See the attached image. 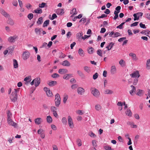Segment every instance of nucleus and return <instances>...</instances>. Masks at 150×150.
<instances>
[{"label": "nucleus", "instance_id": "obj_5", "mask_svg": "<svg viewBox=\"0 0 150 150\" xmlns=\"http://www.w3.org/2000/svg\"><path fill=\"white\" fill-rule=\"evenodd\" d=\"M91 93L95 97H97L99 96L100 93L99 91L95 88H93L91 91Z\"/></svg>", "mask_w": 150, "mask_h": 150}, {"label": "nucleus", "instance_id": "obj_16", "mask_svg": "<svg viewBox=\"0 0 150 150\" xmlns=\"http://www.w3.org/2000/svg\"><path fill=\"white\" fill-rule=\"evenodd\" d=\"M67 70L65 69H60L58 71L59 73L61 74H63L66 73H67Z\"/></svg>", "mask_w": 150, "mask_h": 150}, {"label": "nucleus", "instance_id": "obj_15", "mask_svg": "<svg viewBox=\"0 0 150 150\" xmlns=\"http://www.w3.org/2000/svg\"><path fill=\"white\" fill-rule=\"evenodd\" d=\"M102 106L99 104H96L95 106V108L96 110L99 111L102 109Z\"/></svg>", "mask_w": 150, "mask_h": 150}, {"label": "nucleus", "instance_id": "obj_32", "mask_svg": "<svg viewBox=\"0 0 150 150\" xmlns=\"http://www.w3.org/2000/svg\"><path fill=\"white\" fill-rule=\"evenodd\" d=\"M103 148L106 150H114L113 149L111 148V146L109 145L104 146Z\"/></svg>", "mask_w": 150, "mask_h": 150}, {"label": "nucleus", "instance_id": "obj_33", "mask_svg": "<svg viewBox=\"0 0 150 150\" xmlns=\"http://www.w3.org/2000/svg\"><path fill=\"white\" fill-rule=\"evenodd\" d=\"M113 93V91L107 89L105 91V93L106 94H111Z\"/></svg>", "mask_w": 150, "mask_h": 150}, {"label": "nucleus", "instance_id": "obj_61", "mask_svg": "<svg viewBox=\"0 0 150 150\" xmlns=\"http://www.w3.org/2000/svg\"><path fill=\"white\" fill-rule=\"evenodd\" d=\"M57 16L55 13L53 14L52 15V17L50 18L51 20H53L54 19L57 18Z\"/></svg>", "mask_w": 150, "mask_h": 150}, {"label": "nucleus", "instance_id": "obj_19", "mask_svg": "<svg viewBox=\"0 0 150 150\" xmlns=\"http://www.w3.org/2000/svg\"><path fill=\"white\" fill-rule=\"evenodd\" d=\"M35 123L37 125H40L42 122V120L40 118H38L35 120Z\"/></svg>", "mask_w": 150, "mask_h": 150}, {"label": "nucleus", "instance_id": "obj_3", "mask_svg": "<svg viewBox=\"0 0 150 150\" xmlns=\"http://www.w3.org/2000/svg\"><path fill=\"white\" fill-rule=\"evenodd\" d=\"M68 125L70 128L72 129L74 127V125L73 120L70 116H68L67 117Z\"/></svg>", "mask_w": 150, "mask_h": 150}, {"label": "nucleus", "instance_id": "obj_55", "mask_svg": "<svg viewBox=\"0 0 150 150\" xmlns=\"http://www.w3.org/2000/svg\"><path fill=\"white\" fill-rule=\"evenodd\" d=\"M129 125H130L131 127L133 128H136L137 127V126L136 125H135L134 124L133 122H129Z\"/></svg>", "mask_w": 150, "mask_h": 150}, {"label": "nucleus", "instance_id": "obj_13", "mask_svg": "<svg viewBox=\"0 0 150 150\" xmlns=\"http://www.w3.org/2000/svg\"><path fill=\"white\" fill-rule=\"evenodd\" d=\"M7 120L10 119H12L13 117L12 113L9 110H7Z\"/></svg>", "mask_w": 150, "mask_h": 150}, {"label": "nucleus", "instance_id": "obj_24", "mask_svg": "<svg viewBox=\"0 0 150 150\" xmlns=\"http://www.w3.org/2000/svg\"><path fill=\"white\" fill-rule=\"evenodd\" d=\"M72 76V75L71 74H65L63 77L64 79L67 80Z\"/></svg>", "mask_w": 150, "mask_h": 150}, {"label": "nucleus", "instance_id": "obj_49", "mask_svg": "<svg viewBox=\"0 0 150 150\" xmlns=\"http://www.w3.org/2000/svg\"><path fill=\"white\" fill-rule=\"evenodd\" d=\"M120 36H121V35L119 33L117 32L114 33L113 38H116Z\"/></svg>", "mask_w": 150, "mask_h": 150}, {"label": "nucleus", "instance_id": "obj_63", "mask_svg": "<svg viewBox=\"0 0 150 150\" xmlns=\"http://www.w3.org/2000/svg\"><path fill=\"white\" fill-rule=\"evenodd\" d=\"M139 25L140 27L141 28L146 29V27L145 26V25L144 24H143L142 23H140L139 24Z\"/></svg>", "mask_w": 150, "mask_h": 150}, {"label": "nucleus", "instance_id": "obj_36", "mask_svg": "<svg viewBox=\"0 0 150 150\" xmlns=\"http://www.w3.org/2000/svg\"><path fill=\"white\" fill-rule=\"evenodd\" d=\"M78 53L81 56H83L84 55V52L83 50L81 48H80L78 50Z\"/></svg>", "mask_w": 150, "mask_h": 150}, {"label": "nucleus", "instance_id": "obj_14", "mask_svg": "<svg viewBox=\"0 0 150 150\" xmlns=\"http://www.w3.org/2000/svg\"><path fill=\"white\" fill-rule=\"evenodd\" d=\"M31 80V79L30 76L27 77L25 78L24 79V81H25V84L27 85L28 83L30 82Z\"/></svg>", "mask_w": 150, "mask_h": 150}, {"label": "nucleus", "instance_id": "obj_12", "mask_svg": "<svg viewBox=\"0 0 150 150\" xmlns=\"http://www.w3.org/2000/svg\"><path fill=\"white\" fill-rule=\"evenodd\" d=\"M129 56L130 57H132V60H137V58L136 54L132 52H131L129 54Z\"/></svg>", "mask_w": 150, "mask_h": 150}, {"label": "nucleus", "instance_id": "obj_30", "mask_svg": "<svg viewBox=\"0 0 150 150\" xmlns=\"http://www.w3.org/2000/svg\"><path fill=\"white\" fill-rule=\"evenodd\" d=\"M77 13V12L76 11V8H74L73 9H72L71 12V13L72 14L71 17H72V16L76 14Z\"/></svg>", "mask_w": 150, "mask_h": 150}, {"label": "nucleus", "instance_id": "obj_37", "mask_svg": "<svg viewBox=\"0 0 150 150\" xmlns=\"http://www.w3.org/2000/svg\"><path fill=\"white\" fill-rule=\"evenodd\" d=\"M83 35V33L82 32H80L79 33H77L76 35V37L77 39H80L81 38Z\"/></svg>", "mask_w": 150, "mask_h": 150}, {"label": "nucleus", "instance_id": "obj_56", "mask_svg": "<svg viewBox=\"0 0 150 150\" xmlns=\"http://www.w3.org/2000/svg\"><path fill=\"white\" fill-rule=\"evenodd\" d=\"M86 21V18H82L80 21L79 22H82L83 23H85Z\"/></svg>", "mask_w": 150, "mask_h": 150}, {"label": "nucleus", "instance_id": "obj_29", "mask_svg": "<svg viewBox=\"0 0 150 150\" xmlns=\"http://www.w3.org/2000/svg\"><path fill=\"white\" fill-rule=\"evenodd\" d=\"M47 122L49 123H51L52 121V117L50 115L47 116L46 118Z\"/></svg>", "mask_w": 150, "mask_h": 150}, {"label": "nucleus", "instance_id": "obj_62", "mask_svg": "<svg viewBox=\"0 0 150 150\" xmlns=\"http://www.w3.org/2000/svg\"><path fill=\"white\" fill-rule=\"evenodd\" d=\"M138 78H135L134 80V81H133V85H136L138 82Z\"/></svg>", "mask_w": 150, "mask_h": 150}, {"label": "nucleus", "instance_id": "obj_42", "mask_svg": "<svg viewBox=\"0 0 150 150\" xmlns=\"http://www.w3.org/2000/svg\"><path fill=\"white\" fill-rule=\"evenodd\" d=\"M49 22L50 20H46L43 23V27H45L47 26V25H49Z\"/></svg>", "mask_w": 150, "mask_h": 150}, {"label": "nucleus", "instance_id": "obj_4", "mask_svg": "<svg viewBox=\"0 0 150 150\" xmlns=\"http://www.w3.org/2000/svg\"><path fill=\"white\" fill-rule=\"evenodd\" d=\"M30 55V53L28 51H25V52H23L22 54V58L24 60H26L29 58Z\"/></svg>", "mask_w": 150, "mask_h": 150}, {"label": "nucleus", "instance_id": "obj_8", "mask_svg": "<svg viewBox=\"0 0 150 150\" xmlns=\"http://www.w3.org/2000/svg\"><path fill=\"white\" fill-rule=\"evenodd\" d=\"M7 122L8 124L10 126L15 127L17 125L16 123L14 122L12 119L7 120Z\"/></svg>", "mask_w": 150, "mask_h": 150}, {"label": "nucleus", "instance_id": "obj_7", "mask_svg": "<svg viewBox=\"0 0 150 150\" xmlns=\"http://www.w3.org/2000/svg\"><path fill=\"white\" fill-rule=\"evenodd\" d=\"M18 38V36L15 35L13 36H11L8 38V41L10 42H14Z\"/></svg>", "mask_w": 150, "mask_h": 150}, {"label": "nucleus", "instance_id": "obj_54", "mask_svg": "<svg viewBox=\"0 0 150 150\" xmlns=\"http://www.w3.org/2000/svg\"><path fill=\"white\" fill-rule=\"evenodd\" d=\"M33 14L32 13H29L28 16V18L30 20H31L33 18Z\"/></svg>", "mask_w": 150, "mask_h": 150}, {"label": "nucleus", "instance_id": "obj_64", "mask_svg": "<svg viewBox=\"0 0 150 150\" xmlns=\"http://www.w3.org/2000/svg\"><path fill=\"white\" fill-rule=\"evenodd\" d=\"M92 143L93 146L94 147H95V146H96V145H97L96 141V140H92Z\"/></svg>", "mask_w": 150, "mask_h": 150}, {"label": "nucleus", "instance_id": "obj_6", "mask_svg": "<svg viewBox=\"0 0 150 150\" xmlns=\"http://www.w3.org/2000/svg\"><path fill=\"white\" fill-rule=\"evenodd\" d=\"M130 76L133 78H138L140 76L139 72L138 71H136L130 74Z\"/></svg>", "mask_w": 150, "mask_h": 150}, {"label": "nucleus", "instance_id": "obj_39", "mask_svg": "<svg viewBox=\"0 0 150 150\" xmlns=\"http://www.w3.org/2000/svg\"><path fill=\"white\" fill-rule=\"evenodd\" d=\"M140 33L142 34H144L147 36H149V34L150 33V31H141Z\"/></svg>", "mask_w": 150, "mask_h": 150}, {"label": "nucleus", "instance_id": "obj_58", "mask_svg": "<svg viewBox=\"0 0 150 150\" xmlns=\"http://www.w3.org/2000/svg\"><path fill=\"white\" fill-rule=\"evenodd\" d=\"M78 85L76 84H73L71 86V88L73 89H75L78 87Z\"/></svg>", "mask_w": 150, "mask_h": 150}, {"label": "nucleus", "instance_id": "obj_11", "mask_svg": "<svg viewBox=\"0 0 150 150\" xmlns=\"http://www.w3.org/2000/svg\"><path fill=\"white\" fill-rule=\"evenodd\" d=\"M56 13L58 15H62L64 13V10L63 9H58L56 11Z\"/></svg>", "mask_w": 150, "mask_h": 150}, {"label": "nucleus", "instance_id": "obj_41", "mask_svg": "<svg viewBox=\"0 0 150 150\" xmlns=\"http://www.w3.org/2000/svg\"><path fill=\"white\" fill-rule=\"evenodd\" d=\"M146 67L148 69H150V59H148L146 61Z\"/></svg>", "mask_w": 150, "mask_h": 150}, {"label": "nucleus", "instance_id": "obj_38", "mask_svg": "<svg viewBox=\"0 0 150 150\" xmlns=\"http://www.w3.org/2000/svg\"><path fill=\"white\" fill-rule=\"evenodd\" d=\"M57 84V82L54 81H51L49 82L48 83V84L49 86H54Z\"/></svg>", "mask_w": 150, "mask_h": 150}, {"label": "nucleus", "instance_id": "obj_53", "mask_svg": "<svg viewBox=\"0 0 150 150\" xmlns=\"http://www.w3.org/2000/svg\"><path fill=\"white\" fill-rule=\"evenodd\" d=\"M59 75L57 73H54L52 75V77L54 78L59 77Z\"/></svg>", "mask_w": 150, "mask_h": 150}, {"label": "nucleus", "instance_id": "obj_17", "mask_svg": "<svg viewBox=\"0 0 150 150\" xmlns=\"http://www.w3.org/2000/svg\"><path fill=\"white\" fill-rule=\"evenodd\" d=\"M62 64L63 66L69 67L70 65V63L67 60H65L62 62Z\"/></svg>", "mask_w": 150, "mask_h": 150}, {"label": "nucleus", "instance_id": "obj_51", "mask_svg": "<svg viewBox=\"0 0 150 150\" xmlns=\"http://www.w3.org/2000/svg\"><path fill=\"white\" fill-rule=\"evenodd\" d=\"M34 12L36 13H42V10L36 9L34 10Z\"/></svg>", "mask_w": 150, "mask_h": 150}, {"label": "nucleus", "instance_id": "obj_52", "mask_svg": "<svg viewBox=\"0 0 150 150\" xmlns=\"http://www.w3.org/2000/svg\"><path fill=\"white\" fill-rule=\"evenodd\" d=\"M46 5V4L45 3L42 2L41 4H39V6L40 8H43Z\"/></svg>", "mask_w": 150, "mask_h": 150}, {"label": "nucleus", "instance_id": "obj_23", "mask_svg": "<svg viewBox=\"0 0 150 150\" xmlns=\"http://www.w3.org/2000/svg\"><path fill=\"white\" fill-rule=\"evenodd\" d=\"M7 23L11 25H13L14 24V22L13 20L10 18H8V19L7 21Z\"/></svg>", "mask_w": 150, "mask_h": 150}, {"label": "nucleus", "instance_id": "obj_1", "mask_svg": "<svg viewBox=\"0 0 150 150\" xmlns=\"http://www.w3.org/2000/svg\"><path fill=\"white\" fill-rule=\"evenodd\" d=\"M17 90L15 89L10 96V98L12 102H14L16 101L17 99Z\"/></svg>", "mask_w": 150, "mask_h": 150}, {"label": "nucleus", "instance_id": "obj_40", "mask_svg": "<svg viewBox=\"0 0 150 150\" xmlns=\"http://www.w3.org/2000/svg\"><path fill=\"white\" fill-rule=\"evenodd\" d=\"M94 49L92 47H89L88 49V52L90 54H92L94 51Z\"/></svg>", "mask_w": 150, "mask_h": 150}, {"label": "nucleus", "instance_id": "obj_21", "mask_svg": "<svg viewBox=\"0 0 150 150\" xmlns=\"http://www.w3.org/2000/svg\"><path fill=\"white\" fill-rule=\"evenodd\" d=\"M1 13L5 17H9L10 16L9 14L7 12L4 11L3 10H1Z\"/></svg>", "mask_w": 150, "mask_h": 150}, {"label": "nucleus", "instance_id": "obj_26", "mask_svg": "<svg viewBox=\"0 0 150 150\" xmlns=\"http://www.w3.org/2000/svg\"><path fill=\"white\" fill-rule=\"evenodd\" d=\"M143 90L140 89H138L136 94L139 96H143Z\"/></svg>", "mask_w": 150, "mask_h": 150}, {"label": "nucleus", "instance_id": "obj_35", "mask_svg": "<svg viewBox=\"0 0 150 150\" xmlns=\"http://www.w3.org/2000/svg\"><path fill=\"white\" fill-rule=\"evenodd\" d=\"M125 113L126 115H127L131 117L132 115V113L130 110L128 109H127V110L125 112Z\"/></svg>", "mask_w": 150, "mask_h": 150}, {"label": "nucleus", "instance_id": "obj_43", "mask_svg": "<svg viewBox=\"0 0 150 150\" xmlns=\"http://www.w3.org/2000/svg\"><path fill=\"white\" fill-rule=\"evenodd\" d=\"M43 22V18L42 17H40L39 18L38 21L37 23V24L40 25Z\"/></svg>", "mask_w": 150, "mask_h": 150}, {"label": "nucleus", "instance_id": "obj_18", "mask_svg": "<svg viewBox=\"0 0 150 150\" xmlns=\"http://www.w3.org/2000/svg\"><path fill=\"white\" fill-rule=\"evenodd\" d=\"M42 29V28H35V32L37 35H40Z\"/></svg>", "mask_w": 150, "mask_h": 150}, {"label": "nucleus", "instance_id": "obj_59", "mask_svg": "<svg viewBox=\"0 0 150 150\" xmlns=\"http://www.w3.org/2000/svg\"><path fill=\"white\" fill-rule=\"evenodd\" d=\"M89 135L92 137H96V135L92 132H89Z\"/></svg>", "mask_w": 150, "mask_h": 150}, {"label": "nucleus", "instance_id": "obj_9", "mask_svg": "<svg viewBox=\"0 0 150 150\" xmlns=\"http://www.w3.org/2000/svg\"><path fill=\"white\" fill-rule=\"evenodd\" d=\"M78 93L80 95H83L85 92L84 89L81 87H78L77 90Z\"/></svg>", "mask_w": 150, "mask_h": 150}, {"label": "nucleus", "instance_id": "obj_10", "mask_svg": "<svg viewBox=\"0 0 150 150\" xmlns=\"http://www.w3.org/2000/svg\"><path fill=\"white\" fill-rule=\"evenodd\" d=\"M40 78H36L34 79L35 82V87L38 86L40 83Z\"/></svg>", "mask_w": 150, "mask_h": 150}, {"label": "nucleus", "instance_id": "obj_44", "mask_svg": "<svg viewBox=\"0 0 150 150\" xmlns=\"http://www.w3.org/2000/svg\"><path fill=\"white\" fill-rule=\"evenodd\" d=\"M68 98V96L67 95H66L64 96L63 99V102L64 103H66Z\"/></svg>", "mask_w": 150, "mask_h": 150}, {"label": "nucleus", "instance_id": "obj_2", "mask_svg": "<svg viewBox=\"0 0 150 150\" xmlns=\"http://www.w3.org/2000/svg\"><path fill=\"white\" fill-rule=\"evenodd\" d=\"M61 98L59 95L58 93H57L55 96V106L58 107L60 104Z\"/></svg>", "mask_w": 150, "mask_h": 150}, {"label": "nucleus", "instance_id": "obj_48", "mask_svg": "<svg viewBox=\"0 0 150 150\" xmlns=\"http://www.w3.org/2000/svg\"><path fill=\"white\" fill-rule=\"evenodd\" d=\"M50 110L51 111L53 112L57 111V108L54 106H52L50 108Z\"/></svg>", "mask_w": 150, "mask_h": 150}, {"label": "nucleus", "instance_id": "obj_57", "mask_svg": "<svg viewBox=\"0 0 150 150\" xmlns=\"http://www.w3.org/2000/svg\"><path fill=\"white\" fill-rule=\"evenodd\" d=\"M98 77V74L97 73H96L93 75V79L94 80L96 79Z\"/></svg>", "mask_w": 150, "mask_h": 150}, {"label": "nucleus", "instance_id": "obj_47", "mask_svg": "<svg viewBox=\"0 0 150 150\" xmlns=\"http://www.w3.org/2000/svg\"><path fill=\"white\" fill-rule=\"evenodd\" d=\"M76 142L78 145L79 146H80L81 145V141L80 139H77L76 140Z\"/></svg>", "mask_w": 150, "mask_h": 150}, {"label": "nucleus", "instance_id": "obj_27", "mask_svg": "<svg viewBox=\"0 0 150 150\" xmlns=\"http://www.w3.org/2000/svg\"><path fill=\"white\" fill-rule=\"evenodd\" d=\"M14 49L13 46H11L7 48L8 50V53L11 54L12 52Z\"/></svg>", "mask_w": 150, "mask_h": 150}, {"label": "nucleus", "instance_id": "obj_46", "mask_svg": "<svg viewBox=\"0 0 150 150\" xmlns=\"http://www.w3.org/2000/svg\"><path fill=\"white\" fill-rule=\"evenodd\" d=\"M84 70L88 73H89L90 72V68L87 66H85L83 67Z\"/></svg>", "mask_w": 150, "mask_h": 150}, {"label": "nucleus", "instance_id": "obj_50", "mask_svg": "<svg viewBox=\"0 0 150 150\" xmlns=\"http://www.w3.org/2000/svg\"><path fill=\"white\" fill-rule=\"evenodd\" d=\"M48 97H51L52 95V93L51 91L49 90L46 93Z\"/></svg>", "mask_w": 150, "mask_h": 150}, {"label": "nucleus", "instance_id": "obj_34", "mask_svg": "<svg viewBox=\"0 0 150 150\" xmlns=\"http://www.w3.org/2000/svg\"><path fill=\"white\" fill-rule=\"evenodd\" d=\"M119 64L122 67H124L125 65V62L122 59L119 61Z\"/></svg>", "mask_w": 150, "mask_h": 150}, {"label": "nucleus", "instance_id": "obj_28", "mask_svg": "<svg viewBox=\"0 0 150 150\" xmlns=\"http://www.w3.org/2000/svg\"><path fill=\"white\" fill-rule=\"evenodd\" d=\"M114 45V43L112 42H110L109 45L106 47V48L108 49V51L110 50L112 47Z\"/></svg>", "mask_w": 150, "mask_h": 150}, {"label": "nucleus", "instance_id": "obj_60", "mask_svg": "<svg viewBox=\"0 0 150 150\" xmlns=\"http://www.w3.org/2000/svg\"><path fill=\"white\" fill-rule=\"evenodd\" d=\"M97 54L99 55L100 56L102 57V51L101 50H98L97 51Z\"/></svg>", "mask_w": 150, "mask_h": 150}, {"label": "nucleus", "instance_id": "obj_25", "mask_svg": "<svg viewBox=\"0 0 150 150\" xmlns=\"http://www.w3.org/2000/svg\"><path fill=\"white\" fill-rule=\"evenodd\" d=\"M13 66L14 68H17L18 67V64L17 61L15 59H13Z\"/></svg>", "mask_w": 150, "mask_h": 150}, {"label": "nucleus", "instance_id": "obj_31", "mask_svg": "<svg viewBox=\"0 0 150 150\" xmlns=\"http://www.w3.org/2000/svg\"><path fill=\"white\" fill-rule=\"evenodd\" d=\"M77 73L82 78H83L85 77V75L81 71L78 70L77 71Z\"/></svg>", "mask_w": 150, "mask_h": 150}, {"label": "nucleus", "instance_id": "obj_45", "mask_svg": "<svg viewBox=\"0 0 150 150\" xmlns=\"http://www.w3.org/2000/svg\"><path fill=\"white\" fill-rule=\"evenodd\" d=\"M62 122L64 125H66L67 123V120L65 117H63L62 120Z\"/></svg>", "mask_w": 150, "mask_h": 150}, {"label": "nucleus", "instance_id": "obj_22", "mask_svg": "<svg viewBox=\"0 0 150 150\" xmlns=\"http://www.w3.org/2000/svg\"><path fill=\"white\" fill-rule=\"evenodd\" d=\"M116 69L115 66H112L111 67V73L114 74L116 72Z\"/></svg>", "mask_w": 150, "mask_h": 150}, {"label": "nucleus", "instance_id": "obj_20", "mask_svg": "<svg viewBox=\"0 0 150 150\" xmlns=\"http://www.w3.org/2000/svg\"><path fill=\"white\" fill-rule=\"evenodd\" d=\"M131 88H132V90L129 91L130 94L132 96L133 95V93L136 91V88L133 85L131 86Z\"/></svg>", "mask_w": 150, "mask_h": 150}]
</instances>
